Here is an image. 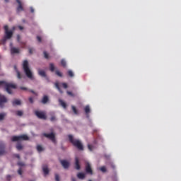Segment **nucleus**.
<instances>
[{"instance_id": "1", "label": "nucleus", "mask_w": 181, "mask_h": 181, "mask_svg": "<svg viewBox=\"0 0 181 181\" xmlns=\"http://www.w3.org/2000/svg\"><path fill=\"white\" fill-rule=\"evenodd\" d=\"M68 138L69 142L73 145V146L76 148L78 151H84V146L83 145L81 141L74 139L71 134L68 135Z\"/></svg>"}, {"instance_id": "2", "label": "nucleus", "mask_w": 181, "mask_h": 181, "mask_svg": "<svg viewBox=\"0 0 181 181\" xmlns=\"http://www.w3.org/2000/svg\"><path fill=\"white\" fill-rule=\"evenodd\" d=\"M23 70L28 78H30V80L33 79V74H32V71L29 68V62L28 60L23 61Z\"/></svg>"}, {"instance_id": "3", "label": "nucleus", "mask_w": 181, "mask_h": 181, "mask_svg": "<svg viewBox=\"0 0 181 181\" xmlns=\"http://www.w3.org/2000/svg\"><path fill=\"white\" fill-rule=\"evenodd\" d=\"M1 86H3V87H5L6 91L8 94H12V90L11 88H16V85L11 83H7L4 81H0V87Z\"/></svg>"}, {"instance_id": "4", "label": "nucleus", "mask_w": 181, "mask_h": 181, "mask_svg": "<svg viewBox=\"0 0 181 181\" xmlns=\"http://www.w3.org/2000/svg\"><path fill=\"white\" fill-rule=\"evenodd\" d=\"M9 27L8 25H4L5 35L3 38V42H6V40H9V39L12 38L13 36V31L9 30Z\"/></svg>"}, {"instance_id": "5", "label": "nucleus", "mask_w": 181, "mask_h": 181, "mask_svg": "<svg viewBox=\"0 0 181 181\" xmlns=\"http://www.w3.org/2000/svg\"><path fill=\"white\" fill-rule=\"evenodd\" d=\"M29 137L26 134H23L21 136H13L11 138L12 142H18V141H28Z\"/></svg>"}, {"instance_id": "6", "label": "nucleus", "mask_w": 181, "mask_h": 181, "mask_svg": "<svg viewBox=\"0 0 181 181\" xmlns=\"http://www.w3.org/2000/svg\"><path fill=\"white\" fill-rule=\"evenodd\" d=\"M6 103H8V98L4 95L0 94V108H4Z\"/></svg>"}, {"instance_id": "7", "label": "nucleus", "mask_w": 181, "mask_h": 181, "mask_svg": "<svg viewBox=\"0 0 181 181\" xmlns=\"http://www.w3.org/2000/svg\"><path fill=\"white\" fill-rule=\"evenodd\" d=\"M35 114L36 117H37V118H39L40 119H47V118L45 112L36 110L35 112Z\"/></svg>"}, {"instance_id": "8", "label": "nucleus", "mask_w": 181, "mask_h": 181, "mask_svg": "<svg viewBox=\"0 0 181 181\" xmlns=\"http://www.w3.org/2000/svg\"><path fill=\"white\" fill-rule=\"evenodd\" d=\"M43 136H45V138H48V139H51L54 144H56V136H54V133H44Z\"/></svg>"}, {"instance_id": "9", "label": "nucleus", "mask_w": 181, "mask_h": 181, "mask_svg": "<svg viewBox=\"0 0 181 181\" xmlns=\"http://www.w3.org/2000/svg\"><path fill=\"white\" fill-rule=\"evenodd\" d=\"M85 169L86 173H88V175H93V169H91V165L88 161L85 162Z\"/></svg>"}, {"instance_id": "10", "label": "nucleus", "mask_w": 181, "mask_h": 181, "mask_svg": "<svg viewBox=\"0 0 181 181\" xmlns=\"http://www.w3.org/2000/svg\"><path fill=\"white\" fill-rule=\"evenodd\" d=\"M60 163L63 166L64 169H69V167L70 166V163L66 160H61Z\"/></svg>"}, {"instance_id": "11", "label": "nucleus", "mask_w": 181, "mask_h": 181, "mask_svg": "<svg viewBox=\"0 0 181 181\" xmlns=\"http://www.w3.org/2000/svg\"><path fill=\"white\" fill-rule=\"evenodd\" d=\"M17 4H18V6L17 7V12H21V11H23V6H22V1L21 0H16Z\"/></svg>"}, {"instance_id": "12", "label": "nucleus", "mask_w": 181, "mask_h": 181, "mask_svg": "<svg viewBox=\"0 0 181 181\" xmlns=\"http://www.w3.org/2000/svg\"><path fill=\"white\" fill-rule=\"evenodd\" d=\"M4 153H5V144L0 142V155H4Z\"/></svg>"}, {"instance_id": "13", "label": "nucleus", "mask_w": 181, "mask_h": 181, "mask_svg": "<svg viewBox=\"0 0 181 181\" xmlns=\"http://www.w3.org/2000/svg\"><path fill=\"white\" fill-rule=\"evenodd\" d=\"M81 165H80V160H78V158H75V168L77 170H80L81 169Z\"/></svg>"}, {"instance_id": "14", "label": "nucleus", "mask_w": 181, "mask_h": 181, "mask_svg": "<svg viewBox=\"0 0 181 181\" xmlns=\"http://www.w3.org/2000/svg\"><path fill=\"white\" fill-rule=\"evenodd\" d=\"M14 70L17 74V78H19L21 80V78H22V74H21V72L19 71V70H18V66H16V65H14Z\"/></svg>"}, {"instance_id": "15", "label": "nucleus", "mask_w": 181, "mask_h": 181, "mask_svg": "<svg viewBox=\"0 0 181 181\" xmlns=\"http://www.w3.org/2000/svg\"><path fill=\"white\" fill-rule=\"evenodd\" d=\"M11 54H18V53H19V48H16V47H11Z\"/></svg>"}, {"instance_id": "16", "label": "nucleus", "mask_w": 181, "mask_h": 181, "mask_svg": "<svg viewBox=\"0 0 181 181\" xmlns=\"http://www.w3.org/2000/svg\"><path fill=\"white\" fill-rule=\"evenodd\" d=\"M41 103L42 104H47V103H49V97L47 95H44Z\"/></svg>"}, {"instance_id": "17", "label": "nucleus", "mask_w": 181, "mask_h": 181, "mask_svg": "<svg viewBox=\"0 0 181 181\" xmlns=\"http://www.w3.org/2000/svg\"><path fill=\"white\" fill-rule=\"evenodd\" d=\"M21 104H22V103L18 99H15L12 101V105H13V107L16 105H21Z\"/></svg>"}, {"instance_id": "18", "label": "nucleus", "mask_w": 181, "mask_h": 181, "mask_svg": "<svg viewBox=\"0 0 181 181\" xmlns=\"http://www.w3.org/2000/svg\"><path fill=\"white\" fill-rule=\"evenodd\" d=\"M59 103L60 105L62 107H63V108H64V110H66V108H67V104H66V103L64 101H63V100L59 99Z\"/></svg>"}, {"instance_id": "19", "label": "nucleus", "mask_w": 181, "mask_h": 181, "mask_svg": "<svg viewBox=\"0 0 181 181\" xmlns=\"http://www.w3.org/2000/svg\"><path fill=\"white\" fill-rule=\"evenodd\" d=\"M84 111H85V112L87 115V117L88 118V114H90V105H86L84 107Z\"/></svg>"}, {"instance_id": "20", "label": "nucleus", "mask_w": 181, "mask_h": 181, "mask_svg": "<svg viewBox=\"0 0 181 181\" xmlns=\"http://www.w3.org/2000/svg\"><path fill=\"white\" fill-rule=\"evenodd\" d=\"M42 170L44 172V175L46 176L47 175H49V168L47 167V165H44L42 167Z\"/></svg>"}, {"instance_id": "21", "label": "nucleus", "mask_w": 181, "mask_h": 181, "mask_svg": "<svg viewBox=\"0 0 181 181\" xmlns=\"http://www.w3.org/2000/svg\"><path fill=\"white\" fill-rule=\"evenodd\" d=\"M38 74L41 76V77H46V72L43 70H38Z\"/></svg>"}, {"instance_id": "22", "label": "nucleus", "mask_w": 181, "mask_h": 181, "mask_svg": "<svg viewBox=\"0 0 181 181\" xmlns=\"http://www.w3.org/2000/svg\"><path fill=\"white\" fill-rule=\"evenodd\" d=\"M55 87H56V88L58 90V91H59V93H61V94H63V91H62V88H60V86L59 85V83H55Z\"/></svg>"}, {"instance_id": "23", "label": "nucleus", "mask_w": 181, "mask_h": 181, "mask_svg": "<svg viewBox=\"0 0 181 181\" xmlns=\"http://www.w3.org/2000/svg\"><path fill=\"white\" fill-rule=\"evenodd\" d=\"M77 177L78 179H84V177H86V175L84 173H78L77 174Z\"/></svg>"}, {"instance_id": "24", "label": "nucleus", "mask_w": 181, "mask_h": 181, "mask_svg": "<svg viewBox=\"0 0 181 181\" xmlns=\"http://www.w3.org/2000/svg\"><path fill=\"white\" fill-rule=\"evenodd\" d=\"M16 149H18V151H22V149H23V146H22L21 143H18L16 145Z\"/></svg>"}, {"instance_id": "25", "label": "nucleus", "mask_w": 181, "mask_h": 181, "mask_svg": "<svg viewBox=\"0 0 181 181\" xmlns=\"http://www.w3.org/2000/svg\"><path fill=\"white\" fill-rule=\"evenodd\" d=\"M72 111L74 112V114L77 115L78 114V110H77V108L75 107V106H71Z\"/></svg>"}, {"instance_id": "26", "label": "nucleus", "mask_w": 181, "mask_h": 181, "mask_svg": "<svg viewBox=\"0 0 181 181\" xmlns=\"http://www.w3.org/2000/svg\"><path fill=\"white\" fill-rule=\"evenodd\" d=\"M16 114L18 117H22V115H23V112L22 110H17Z\"/></svg>"}, {"instance_id": "27", "label": "nucleus", "mask_w": 181, "mask_h": 181, "mask_svg": "<svg viewBox=\"0 0 181 181\" xmlns=\"http://www.w3.org/2000/svg\"><path fill=\"white\" fill-rule=\"evenodd\" d=\"M5 117H6V113H0V121H4Z\"/></svg>"}, {"instance_id": "28", "label": "nucleus", "mask_w": 181, "mask_h": 181, "mask_svg": "<svg viewBox=\"0 0 181 181\" xmlns=\"http://www.w3.org/2000/svg\"><path fill=\"white\" fill-rule=\"evenodd\" d=\"M50 71H54V64L53 63L49 64Z\"/></svg>"}, {"instance_id": "29", "label": "nucleus", "mask_w": 181, "mask_h": 181, "mask_svg": "<svg viewBox=\"0 0 181 181\" xmlns=\"http://www.w3.org/2000/svg\"><path fill=\"white\" fill-rule=\"evenodd\" d=\"M67 74H68V76H69V77H74V74L73 73V71L69 70Z\"/></svg>"}, {"instance_id": "30", "label": "nucleus", "mask_w": 181, "mask_h": 181, "mask_svg": "<svg viewBox=\"0 0 181 181\" xmlns=\"http://www.w3.org/2000/svg\"><path fill=\"white\" fill-rule=\"evenodd\" d=\"M55 74H57V76H58L59 77H63V74H62V72H60L59 71H56Z\"/></svg>"}, {"instance_id": "31", "label": "nucleus", "mask_w": 181, "mask_h": 181, "mask_svg": "<svg viewBox=\"0 0 181 181\" xmlns=\"http://www.w3.org/2000/svg\"><path fill=\"white\" fill-rule=\"evenodd\" d=\"M37 150L39 152H42V151H43V147H42V146H40V145H38V146H37Z\"/></svg>"}, {"instance_id": "32", "label": "nucleus", "mask_w": 181, "mask_h": 181, "mask_svg": "<svg viewBox=\"0 0 181 181\" xmlns=\"http://www.w3.org/2000/svg\"><path fill=\"white\" fill-rule=\"evenodd\" d=\"M61 64L63 67H66V61L64 59L61 60Z\"/></svg>"}, {"instance_id": "33", "label": "nucleus", "mask_w": 181, "mask_h": 181, "mask_svg": "<svg viewBox=\"0 0 181 181\" xmlns=\"http://www.w3.org/2000/svg\"><path fill=\"white\" fill-rule=\"evenodd\" d=\"M56 120H57L56 116L52 115V116L50 117V121H51V122H54V121H56Z\"/></svg>"}, {"instance_id": "34", "label": "nucleus", "mask_w": 181, "mask_h": 181, "mask_svg": "<svg viewBox=\"0 0 181 181\" xmlns=\"http://www.w3.org/2000/svg\"><path fill=\"white\" fill-rule=\"evenodd\" d=\"M100 170H101V172L105 173L107 172V168H105V166H103L100 168Z\"/></svg>"}, {"instance_id": "35", "label": "nucleus", "mask_w": 181, "mask_h": 181, "mask_svg": "<svg viewBox=\"0 0 181 181\" xmlns=\"http://www.w3.org/2000/svg\"><path fill=\"white\" fill-rule=\"evenodd\" d=\"M43 53L45 59H49V54L46 51H44Z\"/></svg>"}, {"instance_id": "36", "label": "nucleus", "mask_w": 181, "mask_h": 181, "mask_svg": "<svg viewBox=\"0 0 181 181\" xmlns=\"http://www.w3.org/2000/svg\"><path fill=\"white\" fill-rule=\"evenodd\" d=\"M61 84H62L63 88H67L69 87V86L66 83H62Z\"/></svg>"}, {"instance_id": "37", "label": "nucleus", "mask_w": 181, "mask_h": 181, "mask_svg": "<svg viewBox=\"0 0 181 181\" xmlns=\"http://www.w3.org/2000/svg\"><path fill=\"white\" fill-rule=\"evenodd\" d=\"M55 180L60 181V177L59 176V174H55Z\"/></svg>"}, {"instance_id": "38", "label": "nucleus", "mask_w": 181, "mask_h": 181, "mask_svg": "<svg viewBox=\"0 0 181 181\" xmlns=\"http://www.w3.org/2000/svg\"><path fill=\"white\" fill-rule=\"evenodd\" d=\"M66 93L68 94V95H70L71 97H74V95L71 91H67Z\"/></svg>"}, {"instance_id": "39", "label": "nucleus", "mask_w": 181, "mask_h": 181, "mask_svg": "<svg viewBox=\"0 0 181 181\" xmlns=\"http://www.w3.org/2000/svg\"><path fill=\"white\" fill-rule=\"evenodd\" d=\"M93 146L91 144H88V149H89V151H93Z\"/></svg>"}, {"instance_id": "40", "label": "nucleus", "mask_w": 181, "mask_h": 181, "mask_svg": "<svg viewBox=\"0 0 181 181\" xmlns=\"http://www.w3.org/2000/svg\"><path fill=\"white\" fill-rule=\"evenodd\" d=\"M18 166H25V163L20 161L18 163Z\"/></svg>"}, {"instance_id": "41", "label": "nucleus", "mask_w": 181, "mask_h": 181, "mask_svg": "<svg viewBox=\"0 0 181 181\" xmlns=\"http://www.w3.org/2000/svg\"><path fill=\"white\" fill-rule=\"evenodd\" d=\"M30 93H32L33 94H34L35 95H37V93L36 92H35V90H29Z\"/></svg>"}, {"instance_id": "42", "label": "nucleus", "mask_w": 181, "mask_h": 181, "mask_svg": "<svg viewBox=\"0 0 181 181\" xmlns=\"http://www.w3.org/2000/svg\"><path fill=\"white\" fill-rule=\"evenodd\" d=\"M18 173L20 175V176H22V168L18 169Z\"/></svg>"}, {"instance_id": "43", "label": "nucleus", "mask_w": 181, "mask_h": 181, "mask_svg": "<svg viewBox=\"0 0 181 181\" xmlns=\"http://www.w3.org/2000/svg\"><path fill=\"white\" fill-rule=\"evenodd\" d=\"M20 88H21V90H23L24 91H26L28 90V88L23 87V86L20 87Z\"/></svg>"}, {"instance_id": "44", "label": "nucleus", "mask_w": 181, "mask_h": 181, "mask_svg": "<svg viewBox=\"0 0 181 181\" xmlns=\"http://www.w3.org/2000/svg\"><path fill=\"white\" fill-rule=\"evenodd\" d=\"M29 102L30 103V104H33V98H29Z\"/></svg>"}, {"instance_id": "45", "label": "nucleus", "mask_w": 181, "mask_h": 181, "mask_svg": "<svg viewBox=\"0 0 181 181\" xmlns=\"http://www.w3.org/2000/svg\"><path fill=\"white\" fill-rule=\"evenodd\" d=\"M11 178H12V177L11 175H7L6 176V180H8V181H11Z\"/></svg>"}, {"instance_id": "46", "label": "nucleus", "mask_w": 181, "mask_h": 181, "mask_svg": "<svg viewBox=\"0 0 181 181\" xmlns=\"http://www.w3.org/2000/svg\"><path fill=\"white\" fill-rule=\"evenodd\" d=\"M17 41L18 42H21V35H17Z\"/></svg>"}, {"instance_id": "47", "label": "nucleus", "mask_w": 181, "mask_h": 181, "mask_svg": "<svg viewBox=\"0 0 181 181\" xmlns=\"http://www.w3.org/2000/svg\"><path fill=\"white\" fill-rule=\"evenodd\" d=\"M37 40L38 42H42V37H40V36H37Z\"/></svg>"}, {"instance_id": "48", "label": "nucleus", "mask_w": 181, "mask_h": 181, "mask_svg": "<svg viewBox=\"0 0 181 181\" xmlns=\"http://www.w3.org/2000/svg\"><path fill=\"white\" fill-rule=\"evenodd\" d=\"M15 158H17V159H21V156L19 154H14Z\"/></svg>"}, {"instance_id": "49", "label": "nucleus", "mask_w": 181, "mask_h": 181, "mask_svg": "<svg viewBox=\"0 0 181 181\" xmlns=\"http://www.w3.org/2000/svg\"><path fill=\"white\" fill-rule=\"evenodd\" d=\"M29 53L30 54H32V53H33V49L29 48Z\"/></svg>"}, {"instance_id": "50", "label": "nucleus", "mask_w": 181, "mask_h": 181, "mask_svg": "<svg viewBox=\"0 0 181 181\" xmlns=\"http://www.w3.org/2000/svg\"><path fill=\"white\" fill-rule=\"evenodd\" d=\"M30 12L31 13H33L35 12V9H33V7L30 8Z\"/></svg>"}, {"instance_id": "51", "label": "nucleus", "mask_w": 181, "mask_h": 181, "mask_svg": "<svg viewBox=\"0 0 181 181\" xmlns=\"http://www.w3.org/2000/svg\"><path fill=\"white\" fill-rule=\"evenodd\" d=\"M18 29H20V30H23V27H22L21 25H19Z\"/></svg>"}, {"instance_id": "52", "label": "nucleus", "mask_w": 181, "mask_h": 181, "mask_svg": "<svg viewBox=\"0 0 181 181\" xmlns=\"http://www.w3.org/2000/svg\"><path fill=\"white\" fill-rule=\"evenodd\" d=\"M21 45H23V47H25L26 46V43L25 42H21Z\"/></svg>"}, {"instance_id": "53", "label": "nucleus", "mask_w": 181, "mask_h": 181, "mask_svg": "<svg viewBox=\"0 0 181 181\" xmlns=\"http://www.w3.org/2000/svg\"><path fill=\"white\" fill-rule=\"evenodd\" d=\"M71 180H72V181H76V178H74V177H72V178H71Z\"/></svg>"}, {"instance_id": "54", "label": "nucleus", "mask_w": 181, "mask_h": 181, "mask_svg": "<svg viewBox=\"0 0 181 181\" xmlns=\"http://www.w3.org/2000/svg\"><path fill=\"white\" fill-rule=\"evenodd\" d=\"M112 169H115V165H112Z\"/></svg>"}, {"instance_id": "55", "label": "nucleus", "mask_w": 181, "mask_h": 181, "mask_svg": "<svg viewBox=\"0 0 181 181\" xmlns=\"http://www.w3.org/2000/svg\"><path fill=\"white\" fill-rule=\"evenodd\" d=\"M5 2H9V0H5Z\"/></svg>"}, {"instance_id": "56", "label": "nucleus", "mask_w": 181, "mask_h": 181, "mask_svg": "<svg viewBox=\"0 0 181 181\" xmlns=\"http://www.w3.org/2000/svg\"><path fill=\"white\" fill-rule=\"evenodd\" d=\"M12 29H13V30H15V27H13V28H12Z\"/></svg>"}, {"instance_id": "57", "label": "nucleus", "mask_w": 181, "mask_h": 181, "mask_svg": "<svg viewBox=\"0 0 181 181\" xmlns=\"http://www.w3.org/2000/svg\"><path fill=\"white\" fill-rule=\"evenodd\" d=\"M11 46H12V43L11 44Z\"/></svg>"}]
</instances>
